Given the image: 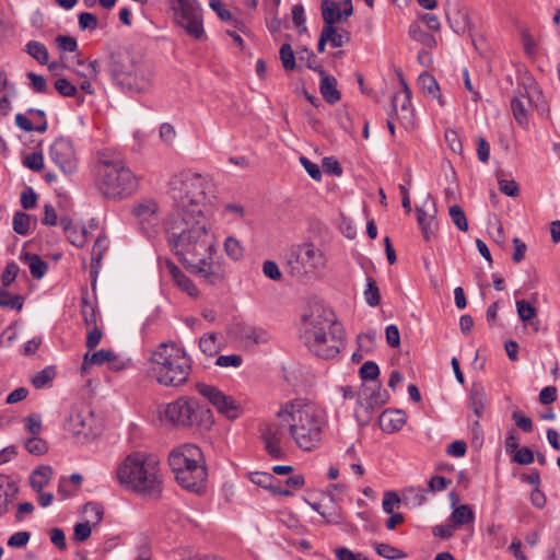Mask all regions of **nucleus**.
Here are the masks:
<instances>
[{
	"label": "nucleus",
	"mask_w": 560,
	"mask_h": 560,
	"mask_svg": "<svg viewBox=\"0 0 560 560\" xmlns=\"http://www.w3.org/2000/svg\"><path fill=\"white\" fill-rule=\"evenodd\" d=\"M167 245L185 268L208 284L225 279L223 265L213 259L217 238L201 210L172 212L164 224Z\"/></svg>",
	"instance_id": "1"
},
{
	"label": "nucleus",
	"mask_w": 560,
	"mask_h": 560,
	"mask_svg": "<svg viewBox=\"0 0 560 560\" xmlns=\"http://www.w3.org/2000/svg\"><path fill=\"white\" fill-rule=\"evenodd\" d=\"M279 420L288 422V435L304 452L317 450L327 425L326 413L314 404L302 400L287 401L276 412Z\"/></svg>",
	"instance_id": "2"
},
{
	"label": "nucleus",
	"mask_w": 560,
	"mask_h": 560,
	"mask_svg": "<svg viewBox=\"0 0 560 560\" xmlns=\"http://www.w3.org/2000/svg\"><path fill=\"white\" fill-rule=\"evenodd\" d=\"M303 320L305 329L302 338L307 348L319 358H335L343 347L345 331L334 313L315 306L310 315L303 316Z\"/></svg>",
	"instance_id": "3"
},
{
	"label": "nucleus",
	"mask_w": 560,
	"mask_h": 560,
	"mask_svg": "<svg viewBox=\"0 0 560 560\" xmlns=\"http://www.w3.org/2000/svg\"><path fill=\"white\" fill-rule=\"evenodd\" d=\"M116 477L120 485L143 495L158 497L162 491L160 463L145 453L128 455L117 467Z\"/></svg>",
	"instance_id": "4"
},
{
	"label": "nucleus",
	"mask_w": 560,
	"mask_h": 560,
	"mask_svg": "<svg viewBox=\"0 0 560 560\" xmlns=\"http://www.w3.org/2000/svg\"><path fill=\"white\" fill-rule=\"evenodd\" d=\"M149 363L151 374L163 386H180L191 372L190 358L173 341L158 345L150 353Z\"/></svg>",
	"instance_id": "5"
},
{
	"label": "nucleus",
	"mask_w": 560,
	"mask_h": 560,
	"mask_svg": "<svg viewBox=\"0 0 560 560\" xmlns=\"http://www.w3.org/2000/svg\"><path fill=\"white\" fill-rule=\"evenodd\" d=\"M139 182L132 171L119 159H108L104 154L95 165V186L102 196L110 200H122L131 196Z\"/></svg>",
	"instance_id": "6"
},
{
	"label": "nucleus",
	"mask_w": 560,
	"mask_h": 560,
	"mask_svg": "<svg viewBox=\"0 0 560 560\" xmlns=\"http://www.w3.org/2000/svg\"><path fill=\"white\" fill-rule=\"evenodd\" d=\"M168 465L180 487L201 492L207 482V467L202 451L195 444H183L168 455Z\"/></svg>",
	"instance_id": "7"
},
{
	"label": "nucleus",
	"mask_w": 560,
	"mask_h": 560,
	"mask_svg": "<svg viewBox=\"0 0 560 560\" xmlns=\"http://www.w3.org/2000/svg\"><path fill=\"white\" fill-rule=\"evenodd\" d=\"M170 194L175 202L173 212L201 210L210 187L208 179L199 173L183 172L172 176Z\"/></svg>",
	"instance_id": "8"
},
{
	"label": "nucleus",
	"mask_w": 560,
	"mask_h": 560,
	"mask_svg": "<svg viewBox=\"0 0 560 560\" xmlns=\"http://www.w3.org/2000/svg\"><path fill=\"white\" fill-rule=\"evenodd\" d=\"M164 418L176 427H201L209 429L212 423L211 410L196 399L180 397L164 408Z\"/></svg>",
	"instance_id": "9"
},
{
	"label": "nucleus",
	"mask_w": 560,
	"mask_h": 560,
	"mask_svg": "<svg viewBox=\"0 0 560 560\" xmlns=\"http://www.w3.org/2000/svg\"><path fill=\"white\" fill-rule=\"evenodd\" d=\"M285 261L292 277L304 278L324 270V253L312 243L292 245L285 253Z\"/></svg>",
	"instance_id": "10"
},
{
	"label": "nucleus",
	"mask_w": 560,
	"mask_h": 560,
	"mask_svg": "<svg viewBox=\"0 0 560 560\" xmlns=\"http://www.w3.org/2000/svg\"><path fill=\"white\" fill-rule=\"evenodd\" d=\"M178 26L196 40L207 38L202 10L197 0H167Z\"/></svg>",
	"instance_id": "11"
},
{
	"label": "nucleus",
	"mask_w": 560,
	"mask_h": 560,
	"mask_svg": "<svg viewBox=\"0 0 560 560\" xmlns=\"http://www.w3.org/2000/svg\"><path fill=\"white\" fill-rule=\"evenodd\" d=\"M65 430L80 443H86L100 434L94 412L85 404L71 407L65 422Z\"/></svg>",
	"instance_id": "12"
},
{
	"label": "nucleus",
	"mask_w": 560,
	"mask_h": 560,
	"mask_svg": "<svg viewBox=\"0 0 560 560\" xmlns=\"http://www.w3.org/2000/svg\"><path fill=\"white\" fill-rule=\"evenodd\" d=\"M259 432L265 450L269 456L276 459L282 458L285 454L282 444L290 440L288 435V422L279 420L276 417L275 420L260 424Z\"/></svg>",
	"instance_id": "13"
},
{
	"label": "nucleus",
	"mask_w": 560,
	"mask_h": 560,
	"mask_svg": "<svg viewBox=\"0 0 560 560\" xmlns=\"http://www.w3.org/2000/svg\"><path fill=\"white\" fill-rule=\"evenodd\" d=\"M49 158L66 175L77 171L78 160L72 142L65 137L57 138L49 149Z\"/></svg>",
	"instance_id": "14"
},
{
	"label": "nucleus",
	"mask_w": 560,
	"mask_h": 560,
	"mask_svg": "<svg viewBox=\"0 0 560 560\" xmlns=\"http://www.w3.org/2000/svg\"><path fill=\"white\" fill-rule=\"evenodd\" d=\"M138 56V54H135L127 48H118L110 54L107 63V71L119 86L122 84L124 78L133 69Z\"/></svg>",
	"instance_id": "15"
},
{
	"label": "nucleus",
	"mask_w": 560,
	"mask_h": 560,
	"mask_svg": "<svg viewBox=\"0 0 560 560\" xmlns=\"http://www.w3.org/2000/svg\"><path fill=\"white\" fill-rule=\"evenodd\" d=\"M198 392L206 397L209 402L222 415L229 419H235L240 415V406L231 397L224 395L214 386L198 385Z\"/></svg>",
	"instance_id": "16"
},
{
	"label": "nucleus",
	"mask_w": 560,
	"mask_h": 560,
	"mask_svg": "<svg viewBox=\"0 0 560 560\" xmlns=\"http://www.w3.org/2000/svg\"><path fill=\"white\" fill-rule=\"evenodd\" d=\"M152 79V68L139 55L133 69L124 78V82L120 86L128 91L141 93L151 86Z\"/></svg>",
	"instance_id": "17"
},
{
	"label": "nucleus",
	"mask_w": 560,
	"mask_h": 560,
	"mask_svg": "<svg viewBox=\"0 0 560 560\" xmlns=\"http://www.w3.org/2000/svg\"><path fill=\"white\" fill-rule=\"evenodd\" d=\"M402 91L397 92L392 97V114L400 121L410 122L413 120V108L411 106V90L407 83L401 80Z\"/></svg>",
	"instance_id": "18"
},
{
	"label": "nucleus",
	"mask_w": 560,
	"mask_h": 560,
	"mask_svg": "<svg viewBox=\"0 0 560 560\" xmlns=\"http://www.w3.org/2000/svg\"><path fill=\"white\" fill-rule=\"evenodd\" d=\"M323 35L331 47H342L350 42V32L343 27L334 25V20L326 18V24L322 28Z\"/></svg>",
	"instance_id": "19"
},
{
	"label": "nucleus",
	"mask_w": 560,
	"mask_h": 560,
	"mask_svg": "<svg viewBox=\"0 0 560 560\" xmlns=\"http://www.w3.org/2000/svg\"><path fill=\"white\" fill-rule=\"evenodd\" d=\"M18 490L16 483L9 476L0 474V516L8 512Z\"/></svg>",
	"instance_id": "20"
},
{
	"label": "nucleus",
	"mask_w": 560,
	"mask_h": 560,
	"mask_svg": "<svg viewBox=\"0 0 560 560\" xmlns=\"http://www.w3.org/2000/svg\"><path fill=\"white\" fill-rule=\"evenodd\" d=\"M406 423V416L400 410H385L380 416V425L386 433L399 431Z\"/></svg>",
	"instance_id": "21"
},
{
	"label": "nucleus",
	"mask_w": 560,
	"mask_h": 560,
	"mask_svg": "<svg viewBox=\"0 0 560 560\" xmlns=\"http://www.w3.org/2000/svg\"><path fill=\"white\" fill-rule=\"evenodd\" d=\"M165 267L170 275L172 276L174 282L183 291L187 292L190 296H197L198 290L192 281L177 267L173 261L166 260Z\"/></svg>",
	"instance_id": "22"
},
{
	"label": "nucleus",
	"mask_w": 560,
	"mask_h": 560,
	"mask_svg": "<svg viewBox=\"0 0 560 560\" xmlns=\"http://www.w3.org/2000/svg\"><path fill=\"white\" fill-rule=\"evenodd\" d=\"M318 72L320 74V85L319 91L323 95L324 100L328 104H335L340 100V92L337 90V80L336 78L328 75L325 71L319 68Z\"/></svg>",
	"instance_id": "23"
},
{
	"label": "nucleus",
	"mask_w": 560,
	"mask_h": 560,
	"mask_svg": "<svg viewBox=\"0 0 560 560\" xmlns=\"http://www.w3.org/2000/svg\"><path fill=\"white\" fill-rule=\"evenodd\" d=\"M108 240L106 236H98L94 242L92 248V261H91V284L92 288L95 287L96 277L98 269L101 267V261L103 259L104 253L107 250Z\"/></svg>",
	"instance_id": "24"
},
{
	"label": "nucleus",
	"mask_w": 560,
	"mask_h": 560,
	"mask_svg": "<svg viewBox=\"0 0 560 560\" xmlns=\"http://www.w3.org/2000/svg\"><path fill=\"white\" fill-rule=\"evenodd\" d=\"M131 213L141 222H151L158 218L159 205L154 199H143L133 205Z\"/></svg>",
	"instance_id": "25"
},
{
	"label": "nucleus",
	"mask_w": 560,
	"mask_h": 560,
	"mask_svg": "<svg viewBox=\"0 0 560 560\" xmlns=\"http://www.w3.org/2000/svg\"><path fill=\"white\" fill-rule=\"evenodd\" d=\"M60 224L63 228L67 238L69 242L77 246L83 247L86 243V230L82 226H78L72 223L68 218H62Z\"/></svg>",
	"instance_id": "26"
},
{
	"label": "nucleus",
	"mask_w": 560,
	"mask_h": 560,
	"mask_svg": "<svg viewBox=\"0 0 560 560\" xmlns=\"http://www.w3.org/2000/svg\"><path fill=\"white\" fill-rule=\"evenodd\" d=\"M418 84L424 94L436 100L441 107L445 106V101L440 93V86L433 75L428 72L421 73L418 78Z\"/></svg>",
	"instance_id": "27"
},
{
	"label": "nucleus",
	"mask_w": 560,
	"mask_h": 560,
	"mask_svg": "<svg viewBox=\"0 0 560 560\" xmlns=\"http://www.w3.org/2000/svg\"><path fill=\"white\" fill-rule=\"evenodd\" d=\"M469 404L472 412L481 417L487 406V395L481 384L474 383L470 389Z\"/></svg>",
	"instance_id": "28"
},
{
	"label": "nucleus",
	"mask_w": 560,
	"mask_h": 560,
	"mask_svg": "<svg viewBox=\"0 0 560 560\" xmlns=\"http://www.w3.org/2000/svg\"><path fill=\"white\" fill-rule=\"evenodd\" d=\"M369 388L364 387L359 394V399L364 397L366 399V404L370 408L374 407H381L384 405L387 400V394L386 392L381 390V386L377 385L376 389H372L371 393H368ZM359 404H362L361 400H359Z\"/></svg>",
	"instance_id": "29"
},
{
	"label": "nucleus",
	"mask_w": 560,
	"mask_h": 560,
	"mask_svg": "<svg viewBox=\"0 0 560 560\" xmlns=\"http://www.w3.org/2000/svg\"><path fill=\"white\" fill-rule=\"evenodd\" d=\"M114 357V351L108 349H101L93 353H85L82 362V370L84 371L89 365H102L107 363Z\"/></svg>",
	"instance_id": "30"
},
{
	"label": "nucleus",
	"mask_w": 560,
	"mask_h": 560,
	"mask_svg": "<svg viewBox=\"0 0 560 560\" xmlns=\"http://www.w3.org/2000/svg\"><path fill=\"white\" fill-rule=\"evenodd\" d=\"M51 475V468L49 466H42L34 470L30 483L35 491L40 492L44 487L47 486Z\"/></svg>",
	"instance_id": "31"
},
{
	"label": "nucleus",
	"mask_w": 560,
	"mask_h": 560,
	"mask_svg": "<svg viewBox=\"0 0 560 560\" xmlns=\"http://www.w3.org/2000/svg\"><path fill=\"white\" fill-rule=\"evenodd\" d=\"M451 518L456 526H463L474 521L475 513L468 504H462L455 508Z\"/></svg>",
	"instance_id": "32"
},
{
	"label": "nucleus",
	"mask_w": 560,
	"mask_h": 560,
	"mask_svg": "<svg viewBox=\"0 0 560 560\" xmlns=\"http://www.w3.org/2000/svg\"><path fill=\"white\" fill-rule=\"evenodd\" d=\"M409 35L412 39L421 43L425 47L433 48L436 46L435 37L432 34L422 31L417 23L409 26Z\"/></svg>",
	"instance_id": "33"
},
{
	"label": "nucleus",
	"mask_w": 560,
	"mask_h": 560,
	"mask_svg": "<svg viewBox=\"0 0 560 560\" xmlns=\"http://www.w3.org/2000/svg\"><path fill=\"white\" fill-rule=\"evenodd\" d=\"M25 258L30 261V272L34 279H42L48 270V265L36 254H26Z\"/></svg>",
	"instance_id": "34"
},
{
	"label": "nucleus",
	"mask_w": 560,
	"mask_h": 560,
	"mask_svg": "<svg viewBox=\"0 0 560 560\" xmlns=\"http://www.w3.org/2000/svg\"><path fill=\"white\" fill-rule=\"evenodd\" d=\"M322 16L324 20V24H326V18H330L331 20H334L335 25L343 18L342 11L340 9V3L331 0H324L322 2Z\"/></svg>",
	"instance_id": "35"
},
{
	"label": "nucleus",
	"mask_w": 560,
	"mask_h": 560,
	"mask_svg": "<svg viewBox=\"0 0 560 560\" xmlns=\"http://www.w3.org/2000/svg\"><path fill=\"white\" fill-rule=\"evenodd\" d=\"M26 51L40 65H46L48 62L49 54L44 44L31 40L26 44Z\"/></svg>",
	"instance_id": "36"
},
{
	"label": "nucleus",
	"mask_w": 560,
	"mask_h": 560,
	"mask_svg": "<svg viewBox=\"0 0 560 560\" xmlns=\"http://www.w3.org/2000/svg\"><path fill=\"white\" fill-rule=\"evenodd\" d=\"M24 299L19 294H11L5 289H0V306L21 311L23 308Z\"/></svg>",
	"instance_id": "37"
},
{
	"label": "nucleus",
	"mask_w": 560,
	"mask_h": 560,
	"mask_svg": "<svg viewBox=\"0 0 560 560\" xmlns=\"http://www.w3.org/2000/svg\"><path fill=\"white\" fill-rule=\"evenodd\" d=\"M224 252L228 257L234 261H240L244 257V247L240 241L233 236H228L224 241Z\"/></svg>",
	"instance_id": "38"
},
{
	"label": "nucleus",
	"mask_w": 560,
	"mask_h": 560,
	"mask_svg": "<svg viewBox=\"0 0 560 560\" xmlns=\"http://www.w3.org/2000/svg\"><path fill=\"white\" fill-rule=\"evenodd\" d=\"M200 350L207 355H214L219 352L218 336L214 332L203 335L199 340Z\"/></svg>",
	"instance_id": "39"
},
{
	"label": "nucleus",
	"mask_w": 560,
	"mask_h": 560,
	"mask_svg": "<svg viewBox=\"0 0 560 560\" xmlns=\"http://www.w3.org/2000/svg\"><path fill=\"white\" fill-rule=\"evenodd\" d=\"M364 299H365V302L372 306V307H375L377 305H380L381 303V293H380V289L376 284V281L369 277L366 279V289L364 290Z\"/></svg>",
	"instance_id": "40"
},
{
	"label": "nucleus",
	"mask_w": 560,
	"mask_h": 560,
	"mask_svg": "<svg viewBox=\"0 0 560 560\" xmlns=\"http://www.w3.org/2000/svg\"><path fill=\"white\" fill-rule=\"evenodd\" d=\"M27 452L35 456H40L48 451L47 442L38 435L28 438L24 443Z\"/></svg>",
	"instance_id": "41"
},
{
	"label": "nucleus",
	"mask_w": 560,
	"mask_h": 560,
	"mask_svg": "<svg viewBox=\"0 0 560 560\" xmlns=\"http://www.w3.org/2000/svg\"><path fill=\"white\" fill-rule=\"evenodd\" d=\"M511 108L516 121L521 126H525L527 124V109L524 100L518 96L513 97L511 101Z\"/></svg>",
	"instance_id": "42"
},
{
	"label": "nucleus",
	"mask_w": 560,
	"mask_h": 560,
	"mask_svg": "<svg viewBox=\"0 0 560 560\" xmlns=\"http://www.w3.org/2000/svg\"><path fill=\"white\" fill-rule=\"evenodd\" d=\"M56 376V370L54 366H47L44 370L39 371L36 375L32 377V384L35 388H42L51 382Z\"/></svg>",
	"instance_id": "43"
},
{
	"label": "nucleus",
	"mask_w": 560,
	"mask_h": 560,
	"mask_svg": "<svg viewBox=\"0 0 560 560\" xmlns=\"http://www.w3.org/2000/svg\"><path fill=\"white\" fill-rule=\"evenodd\" d=\"M279 55L281 63L287 71H292L295 69V56L290 44H283L280 47Z\"/></svg>",
	"instance_id": "44"
},
{
	"label": "nucleus",
	"mask_w": 560,
	"mask_h": 560,
	"mask_svg": "<svg viewBox=\"0 0 560 560\" xmlns=\"http://www.w3.org/2000/svg\"><path fill=\"white\" fill-rule=\"evenodd\" d=\"M416 212L417 220L421 228L423 237L425 238V241H429L430 234L432 233L431 225L433 223V217H429V214L422 208L419 207L416 209Z\"/></svg>",
	"instance_id": "45"
},
{
	"label": "nucleus",
	"mask_w": 560,
	"mask_h": 560,
	"mask_svg": "<svg viewBox=\"0 0 560 560\" xmlns=\"http://www.w3.org/2000/svg\"><path fill=\"white\" fill-rule=\"evenodd\" d=\"M83 513L86 516V522L92 525H97L103 518V509L96 503H86L83 508Z\"/></svg>",
	"instance_id": "46"
},
{
	"label": "nucleus",
	"mask_w": 560,
	"mask_h": 560,
	"mask_svg": "<svg viewBox=\"0 0 560 560\" xmlns=\"http://www.w3.org/2000/svg\"><path fill=\"white\" fill-rule=\"evenodd\" d=\"M31 217L24 212H16L13 217V230L20 235H27L30 232Z\"/></svg>",
	"instance_id": "47"
},
{
	"label": "nucleus",
	"mask_w": 560,
	"mask_h": 560,
	"mask_svg": "<svg viewBox=\"0 0 560 560\" xmlns=\"http://www.w3.org/2000/svg\"><path fill=\"white\" fill-rule=\"evenodd\" d=\"M82 317L86 327L97 326V311L85 299L82 300Z\"/></svg>",
	"instance_id": "48"
},
{
	"label": "nucleus",
	"mask_w": 560,
	"mask_h": 560,
	"mask_svg": "<svg viewBox=\"0 0 560 560\" xmlns=\"http://www.w3.org/2000/svg\"><path fill=\"white\" fill-rule=\"evenodd\" d=\"M450 217L453 223L463 232L468 230V221L465 212L458 205H454L450 208Z\"/></svg>",
	"instance_id": "49"
},
{
	"label": "nucleus",
	"mask_w": 560,
	"mask_h": 560,
	"mask_svg": "<svg viewBox=\"0 0 560 560\" xmlns=\"http://www.w3.org/2000/svg\"><path fill=\"white\" fill-rule=\"evenodd\" d=\"M425 501V490L409 488L404 492V502L413 506H420Z\"/></svg>",
	"instance_id": "50"
},
{
	"label": "nucleus",
	"mask_w": 560,
	"mask_h": 560,
	"mask_svg": "<svg viewBox=\"0 0 560 560\" xmlns=\"http://www.w3.org/2000/svg\"><path fill=\"white\" fill-rule=\"evenodd\" d=\"M292 22L294 26L299 30V33H304L307 31L305 25V12L304 7L301 3L294 4L291 10Z\"/></svg>",
	"instance_id": "51"
},
{
	"label": "nucleus",
	"mask_w": 560,
	"mask_h": 560,
	"mask_svg": "<svg viewBox=\"0 0 560 560\" xmlns=\"http://www.w3.org/2000/svg\"><path fill=\"white\" fill-rule=\"evenodd\" d=\"M375 550L378 556L389 559V560L399 559V558L405 557V555L399 549H397L388 544H382V542L376 544Z\"/></svg>",
	"instance_id": "52"
},
{
	"label": "nucleus",
	"mask_w": 560,
	"mask_h": 560,
	"mask_svg": "<svg viewBox=\"0 0 560 560\" xmlns=\"http://www.w3.org/2000/svg\"><path fill=\"white\" fill-rule=\"evenodd\" d=\"M359 373L363 381H375L380 375V369L375 362L366 361L360 368Z\"/></svg>",
	"instance_id": "53"
},
{
	"label": "nucleus",
	"mask_w": 560,
	"mask_h": 560,
	"mask_svg": "<svg viewBox=\"0 0 560 560\" xmlns=\"http://www.w3.org/2000/svg\"><path fill=\"white\" fill-rule=\"evenodd\" d=\"M249 479L253 483L266 489L272 488V483L278 482V480L269 472H252Z\"/></svg>",
	"instance_id": "54"
},
{
	"label": "nucleus",
	"mask_w": 560,
	"mask_h": 560,
	"mask_svg": "<svg viewBox=\"0 0 560 560\" xmlns=\"http://www.w3.org/2000/svg\"><path fill=\"white\" fill-rule=\"evenodd\" d=\"M516 307L518 317L523 322H528L533 319L537 314L536 308L525 300H518L516 302Z\"/></svg>",
	"instance_id": "55"
},
{
	"label": "nucleus",
	"mask_w": 560,
	"mask_h": 560,
	"mask_svg": "<svg viewBox=\"0 0 560 560\" xmlns=\"http://www.w3.org/2000/svg\"><path fill=\"white\" fill-rule=\"evenodd\" d=\"M86 329L88 334L85 339V346L88 349L93 350L101 342L103 331L98 326L86 327Z\"/></svg>",
	"instance_id": "56"
},
{
	"label": "nucleus",
	"mask_w": 560,
	"mask_h": 560,
	"mask_svg": "<svg viewBox=\"0 0 560 560\" xmlns=\"http://www.w3.org/2000/svg\"><path fill=\"white\" fill-rule=\"evenodd\" d=\"M209 5L222 21L233 22L235 25H237V21L234 20L232 13L224 8L221 0H209Z\"/></svg>",
	"instance_id": "57"
},
{
	"label": "nucleus",
	"mask_w": 560,
	"mask_h": 560,
	"mask_svg": "<svg viewBox=\"0 0 560 560\" xmlns=\"http://www.w3.org/2000/svg\"><path fill=\"white\" fill-rule=\"evenodd\" d=\"M24 422H25V429L32 436L39 435V433L42 432V429H43L42 418L39 415H36V413L30 415L24 419Z\"/></svg>",
	"instance_id": "58"
},
{
	"label": "nucleus",
	"mask_w": 560,
	"mask_h": 560,
	"mask_svg": "<svg viewBox=\"0 0 560 560\" xmlns=\"http://www.w3.org/2000/svg\"><path fill=\"white\" fill-rule=\"evenodd\" d=\"M78 22H79V27L82 31H85V30L94 31L98 26L97 18L93 13H90V12L80 13L79 18H78Z\"/></svg>",
	"instance_id": "59"
},
{
	"label": "nucleus",
	"mask_w": 560,
	"mask_h": 560,
	"mask_svg": "<svg viewBox=\"0 0 560 560\" xmlns=\"http://www.w3.org/2000/svg\"><path fill=\"white\" fill-rule=\"evenodd\" d=\"M55 89L59 94L62 96H75L77 95V88L74 84H72L70 81H68L65 78H60L56 80L55 82Z\"/></svg>",
	"instance_id": "60"
},
{
	"label": "nucleus",
	"mask_w": 560,
	"mask_h": 560,
	"mask_svg": "<svg viewBox=\"0 0 560 560\" xmlns=\"http://www.w3.org/2000/svg\"><path fill=\"white\" fill-rule=\"evenodd\" d=\"M534 459H535L534 453L527 446L517 448V451L514 453V456H513V460L520 465H529L534 462Z\"/></svg>",
	"instance_id": "61"
},
{
	"label": "nucleus",
	"mask_w": 560,
	"mask_h": 560,
	"mask_svg": "<svg viewBox=\"0 0 560 560\" xmlns=\"http://www.w3.org/2000/svg\"><path fill=\"white\" fill-rule=\"evenodd\" d=\"M400 502H401V500L396 492L388 491L385 493L384 499H383V503H382L383 510L387 514H393L395 508H398Z\"/></svg>",
	"instance_id": "62"
},
{
	"label": "nucleus",
	"mask_w": 560,
	"mask_h": 560,
	"mask_svg": "<svg viewBox=\"0 0 560 560\" xmlns=\"http://www.w3.org/2000/svg\"><path fill=\"white\" fill-rule=\"evenodd\" d=\"M262 272L264 275L273 280V281H280L282 278V273L279 269V266L273 260H266L262 264Z\"/></svg>",
	"instance_id": "63"
},
{
	"label": "nucleus",
	"mask_w": 560,
	"mask_h": 560,
	"mask_svg": "<svg viewBox=\"0 0 560 560\" xmlns=\"http://www.w3.org/2000/svg\"><path fill=\"white\" fill-rule=\"evenodd\" d=\"M56 44L58 48L62 51L73 52L78 49V43L74 37L59 35L56 37Z\"/></svg>",
	"instance_id": "64"
}]
</instances>
